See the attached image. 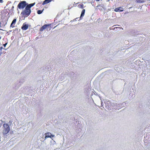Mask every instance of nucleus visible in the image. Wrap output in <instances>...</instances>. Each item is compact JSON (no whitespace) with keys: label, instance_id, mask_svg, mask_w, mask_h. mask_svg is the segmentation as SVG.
Returning a JSON list of instances; mask_svg holds the SVG:
<instances>
[{"label":"nucleus","instance_id":"obj_2","mask_svg":"<svg viewBox=\"0 0 150 150\" xmlns=\"http://www.w3.org/2000/svg\"><path fill=\"white\" fill-rule=\"evenodd\" d=\"M4 129L3 134H7L10 130V128L8 125L7 124H4L3 125Z\"/></svg>","mask_w":150,"mask_h":150},{"label":"nucleus","instance_id":"obj_13","mask_svg":"<svg viewBox=\"0 0 150 150\" xmlns=\"http://www.w3.org/2000/svg\"><path fill=\"white\" fill-rule=\"evenodd\" d=\"M2 47H0V56L2 53Z\"/></svg>","mask_w":150,"mask_h":150},{"label":"nucleus","instance_id":"obj_3","mask_svg":"<svg viewBox=\"0 0 150 150\" xmlns=\"http://www.w3.org/2000/svg\"><path fill=\"white\" fill-rule=\"evenodd\" d=\"M26 2L25 1L20 2L18 5V7L20 9L24 8L27 6Z\"/></svg>","mask_w":150,"mask_h":150},{"label":"nucleus","instance_id":"obj_9","mask_svg":"<svg viewBox=\"0 0 150 150\" xmlns=\"http://www.w3.org/2000/svg\"><path fill=\"white\" fill-rule=\"evenodd\" d=\"M85 9H83L82 10V11L81 12V16H80L81 18L82 17H83L84 16V14H85Z\"/></svg>","mask_w":150,"mask_h":150},{"label":"nucleus","instance_id":"obj_10","mask_svg":"<svg viewBox=\"0 0 150 150\" xmlns=\"http://www.w3.org/2000/svg\"><path fill=\"white\" fill-rule=\"evenodd\" d=\"M78 7L79 8H84V5L83 4H81L78 6Z\"/></svg>","mask_w":150,"mask_h":150},{"label":"nucleus","instance_id":"obj_17","mask_svg":"<svg viewBox=\"0 0 150 150\" xmlns=\"http://www.w3.org/2000/svg\"><path fill=\"white\" fill-rule=\"evenodd\" d=\"M57 25L55 26H54V28H55Z\"/></svg>","mask_w":150,"mask_h":150},{"label":"nucleus","instance_id":"obj_5","mask_svg":"<svg viewBox=\"0 0 150 150\" xmlns=\"http://www.w3.org/2000/svg\"><path fill=\"white\" fill-rule=\"evenodd\" d=\"M50 24H45L42 26L40 28V31H43L44 30L47 28V27L50 25Z\"/></svg>","mask_w":150,"mask_h":150},{"label":"nucleus","instance_id":"obj_1","mask_svg":"<svg viewBox=\"0 0 150 150\" xmlns=\"http://www.w3.org/2000/svg\"><path fill=\"white\" fill-rule=\"evenodd\" d=\"M35 4V3L27 5L25 7L24 10L21 12V14L24 17H27L28 16L31 12L30 8Z\"/></svg>","mask_w":150,"mask_h":150},{"label":"nucleus","instance_id":"obj_11","mask_svg":"<svg viewBox=\"0 0 150 150\" xmlns=\"http://www.w3.org/2000/svg\"><path fill=\"white\" fill-rule=\"evenodd\" d=\"M136 2L138 3H142L144 2V0H136Z\"/></svg>","mask_w":150,"mask_h":150},{"label":"nucleus","instance_id":"obj_16","mask_svg":"<svg viewBox=\"0 0 150 150\" xmlns=\"http://www.w3.org/2000/svg\"><path fill=\"white\" fill-rule=\"evenodd\" d=\"M97 1H99V0H96Z\"/></svg>","mask_w":150,"mask_h":150},{"label":"nucleus","instance_id":"obj_6","mask_svg":"<svg viewBox=\"0 0 150 150\" xmlns=\"http://www.w3.org/2000/svg\"><path fill=\"white\" fill-rule=\"evenodd\" d=\"M28 27V25L26 24L25 23H23L22 26L21 27V29L23 30H26Z\"/></svg>","mask_w":150,"mask_h":150},{"label":"nucleus","instance_id":"obj_15","mask_svg":"<svg viewBox=\"0 0 150 150\" xmlns=\"http://www.w3.org/2000/svg\"><path fill=\"white\" fill-rule=\"evenodd\" d=\"M7 44V43H5V44H4V47H5V46H6V45Z\"/></svg>","mask_w":150,"mask_h":150},{"label":"nucleus","instance_id":"obj_18","mask_svg":"<svg viewBox=\"0 0 150 150\" xmlns=\"http://www.w3.org/2000/svg\"><path fill=\"white\" fill-rule=\"evenodd\" d=\"M109 0H108V1H109Z\"/></svg>","mask_w":150,"mask_h":150},{"label":"nucleus","instance_id":"obj_8","mask_svg":"<svg viewBox=\"0 0 150 150\" xmlns=\"http://www.w3.org/2000/svg\"><path fill=\"white\" fill-rule=\"evenodd\" d=\"M16 19H14L13 20V21H12V23L11 24L10 27H12V28H14L15 27V25L16 24Z\"/></svg>","mask_w":150,"mask_h":150},{"label":"nucleus","instance_id":"obj_12","mask_svg":"<svg viewBox=\"0 0 150 150\" xmlns=\"http://www.w3.org/2000/svg\"><path fill=\"white\" fill-rule=\"evenodd\" d=\"M43 11V10H39L38 11H37V13L38 14H41L42 13Z\"/></svg>","mask_w":150,"mask_h":150},{"label":"nucleus","instance_id":"obj_14","mask_svg":"<svg viewBox=\"0 0 150 150\" xmlns=\"http://www.w3.org/2000/svg\"><path fill=\"white\" fill-rule=\"evenodd\" d=\"M3 2V0H0V3H2Z\"/></svg>","mask_w":150,"mask_h":150},{"label":"nucleus","instance_id":"obj_4","mask_svg":"<svg viewBox=\"0 0 150 150\" xmlns=\"http://www.w3.org/2000/svg\"><path fill=\"white\" fill-rule=\"evenodd\" d=\"M45 138L46 139L47 138H51L54 137V135L53 134H52L51 133L49 132H47L45 134Z\"/></svg>","mask_w":150,"mask_h":150},{"label":"nucleus","instance_id":"obj_7","mask_svg":"<svg viewBox=\"0 0 150 150\" xmlns=\"http://www.w3.org/2000/svg\"><path fill=\"white\" fill-rule=\"evenodd\" d=\"M123 11V8L122 7H120L117 8L115 9L114 11L116 12H121Z\"/></svg>","mask_w":150,"mask_h":150}]
</instances>
